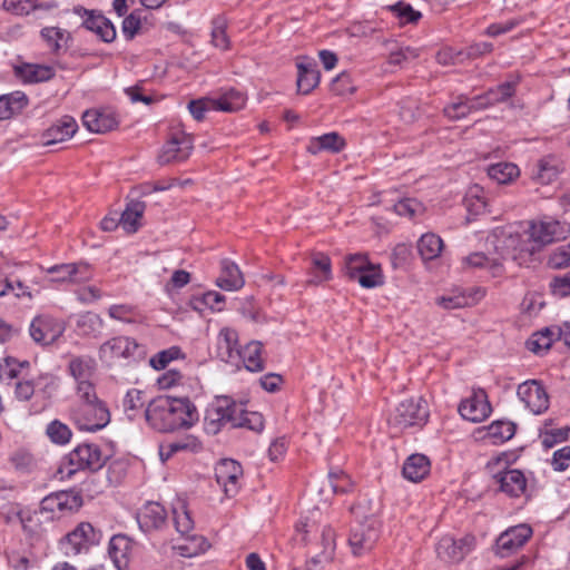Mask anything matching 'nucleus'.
Returning a JSON list of instances; mask_svg holds the SVG:
<instances>
[{"label": "nucleus", "mask_w": 570, "mask_h": 570, "mask_svg": "<svg viewBox=\"0 0 570 570\" xmlns=\"http://www.w3.org/2000/svg\"><path fill=\"white\" fill-rule=\"evenodd\" d=\"M484 295L481 288H476L473 294H455L450 296H442L438 299V304L448 309L462 308L474 304Z\"/></svg>", "instance_id": "obj_42"}, {"label": "nucleus", "mask_w": 570, "mask_h": 570, "mask_svg": "<svg viewBox=\"0 0 570 570\" xmlns=\"http://www.w3.org/2000/svg\"><path fill=\"white\" fill-rule=\"evenodd\" d=\"M52 282L83 283L91 278L89 266L83 263L55 265L48 269Z\"/></svg>", "instance_id": "obj_20"}, {"label": "nucleus", "mask_w": 570, "mask_h": 570, "mask_svg": "<svg viewBox=\"0 0 570 570\" xmlns=\"http://www.w3.org/2000/svg\"><path fill=\"white\" fill-rule=\"evenodd\" d=\"M174 523L178 533L187 535L194 529V521L184 504L173 510Z\"/></svg>", "instance_id": "obj_53"}, {"label": "nucleus", "mask_w": 570, "mask_h": 570, "mask_svg": "<svg viewBox=\"0 0 570 570\" xmlns=\"http://www.w3.org/2000/svg\"><path fill=\"white\" fill-rule=\"evenodd\" d=\"M78 403L71 410V420L79 430L96 432L110 422V413L96 393L95 385H83L77 394Z\"/></svg>", "instance_id": "obj_2"}, {"label": "nucleus", "mask_w": 570, "mask_h": 570, "mask_svg": "<svg viewBox=\"0 0 570 570\" xmlns=\"http://www.w3.org/2000/svg\"><path fill=\"white\" fill-rule=\"evenodd\" d=\"M146 205L144 202L130 200L122 212L119 223L127 233H136L139 228V219L142 217Z\"/></svg>", "instance_id": "obj_36"}, {"label": "nucleus", "mask_w": 570, "mask_h": 570, "mask_svg": "<svg viewBox=\"0 0 570 570\" xmlns=\"http://www.w3.org/2000/svg\"><path fill=\"white\" fill-rule=\"evenodd\" d=\"M104 322L99 315L87 312L78 316L76 328L79 335L97 336L101 333Z\"/></svg>", "instance_id": "obj_41"}, {"label": "nucleus", "mask_w": 570, "mask_h": 570, "mask_svg": "<svg viewBox=\"0 0 570 570\" xmlns=\"http://www.w3.org/2000/svg\"><path fill=\"white\" fill-rule=\"evenodd\" d=\"M463 204H464L466 212L471 216H478V215L484 213L485 207H487V202L483 196V193L478 186L471 188L466 193Z\"/></svg>", "instance_id": "obj_47"}, {"label": "nucleus", "mask_w": 570, "mask_h": 570, "mask_svg": "<svg viewBox=\"0 0 570 570\" xmlns=\"http://www.w3.org/2000/svg\"><path fill=\"white\" fill-rule=\"evenodd\" d=\"M459 412L464 420L481 422L491 413V405L484 390L473 391L472 395L463 400L459 405Z\"/></svg>", "instance_id": "obj_17"}, {"label": "nucleus", "mask_w": 570, "mask_h": 570, "mask_svg": "<svg viewBox=\"0 0 570 570\" xmlns=\"http://www.w3.org/2000/svg\"><path fill=\"white\" fill-rule=\"evenodd\" d=\"M193 149L194 139L191 135L184 130H175L164 145L161 153L158 156V161L161 165L185 161L189 158Z\"/></svg>", "instance_id": "obj_8"}, {"label": "nucleus", "mask_w": 570, "mask_h": 570, "mask_svg": "<svg viewBox=\"0 0 570 570\" xmlns=\"http://www.w3.org/2000/svg\"><path fill=\"white\" fill-rule=\"evenodd\" d=\"M488 175L498 184H508L519 176V168L511 163H499L489 167Z\"/></svg>", "instance_id": "obj_45"}, {"label": "nucleus", "mask_w": 570, "mask_h": 570, "mask_svg": "<svg viewBox=\"0 0 570 570\" xmlns=\"http://www.w3.org/2000/svg\"><path fill=\"white\" fill-rule=\"evenodd\" d=\"M313 266L322 273V275H316L315 278L311 279L309 283L318 284L323 281H328L332 277L331 272V259L327 255L317 253L313 256Z\"/></svg>", "instance_id": "obj_57"}, {"label": "nucleus", "mask_w": 570, "mask_h": 570, "mask_svg": "<svg viewBox=\"0 0 570 570\" xmlns=\"http://www.w3.org/2000/svg\"><path fill=\"white\" fill-rule=\"evenodd\" d=\"M144 414L147 423L161 433L189 429L198 421L197 409L187 397L158 396L148 402Z\"/></svg>", "instance_id": "obj_1"}, {"label": "nucleus", "mask_w": 570, "mask_h": 570, "mask_svg": "<svg viewBox=\"0 0 570 570\" xmlns=\"http://www.w3.org/2000/svg\"><path fill=\"white\" fill-rule=\"evenodd\" d=\"M560 223L556 220L532 223L527 239L522 240L519 256L513 254L512 259L519 261V264L527 263V258L533 256L535 252L560 238Z\"/></svg>", "instance_id": "obj_4"}, {"label": "nucleus", "mask_w": 570, "mask_h": 570, "mask_svg": "<svg viewBox=\"0 0 570 570\" xmlns=\"http://www.w3.org/2000/svg\"><path fill=\"white\" fill-rule=\"evenodd\" d=\"M83 126L96 134H105L118 126L115 115L99 110H87L82 115Z\"/></svg>", "instance_id": "obj_26"}, {"label": "nucleus", "mask_w": 570, "mask_h": 570, "mask_svg": "<svg viewBox=\"0 0 570 570\" xmlns=\"http://www.w3.org/2000/svg\"><path fill=\"white\" fill-rule=\"evenodd\" d=\"M515 428L510 421H494L488 426V436L494 444L503 443L513 438Z\"/></svg>", "instance_id": "obj_46"}, {"label": "nucleus", "mask_w": 570, "mask_h": 570, "mask_svg": "<svg viewBox=\"0 0 570 570\" xmlns=\"http://www.w3.org/2000/svg\"><path fill=\"white\" fill-rule=\"evenodd\" d=\"M551 291L554 295L561 297L570 295V272L556 276L550 283Z\"/></svg>", "instance_id": "obj_64"}, {"label": "nucleus", "mask_w": 570, "mask_h": 570, "mask_svg": "<svg viewBox=\"0 0 570 570\" xmlns=\"http://www.w3.org/2000/svg\"><path fill=\"white\" fill-rule=\"evenodd\" d=\"M493 50V45L491 42H478L472 43L463 50H458V56H462L463 61L470 59H476L485 53H489Z\"/></svg>", "instance_id": "obj_59"}, {"label": "nucleus", "mask_w": 570, "mask_h": 570, "mask_svg": "<svg viewBox=\"0 0 570 570\" xmlns=\"http://www.w3.org/2000/svg\"><path fill=\"white\" fill-rule=\"evenodd\" d=\"M78 129L76 120L70 116H63L53 122L42 135L45 145H53L71 138Z\"/></svg>", "instance_id": "obj_23"}, {"label": "nucleus", "mask_w": 570, "mask_h": 570, "mask_svg": "<svg viewBox=\"0 0 570 570\" xmlns=\"http://www.w3.org/2000/svg\"><path fill=\"white\" fill-rule=\"evenodd\" d=\"M549 264L554 268H563L570 265V244L562 245L550 255Z\"/></svg>", "instance_id": "obj_63"}, {"label": "nucleus", "mask_w": 570, "mask_h": 570, "mask_svg": "<svg viewBox=\"0 0 570 570\" xmlns=\"http://www.w3.org/2000/svg\"><path fill=\"white\" fill-rule=\"evenodd\" d=\"M183 542L173 546V549L184 558H193L200 553H204L208 548L209 543L203 535H181Z\"/></svg>", "instance_id": "obj_35"}, {"label": "nucleus", "mask_w": 570, "mask_h": 570, "mask_svg": "<svg viewBox=\"0 0 570 570\" xmlns=\"http://www.w3.org/2000/svg\"><path fill=\"white\" fill-rule=\"evenodd\" d=\"M245 96L236 89H228L219 97L213 98L215 110L225 112H235L240 110L245 106Z\"/></svg>", "instance_id": "obj_38"}, {"label": "nucleus", "mask_w": 570, "mask_h": 570, "mask_svg": "<svg viewBox=\"0 0 570 570\" xmlns=\"http://www.w3.org/2000/svg\"><path fill=\"white\" fill-rule=\"evenodd\" d=\"M167 518L165 508L158 502H148L138 513L137 520L144 531L160 528Z\"/></svg>", "instance_id": "obj_28"}, {"label": "nucleus", "mask_w": 570, "mask_h": 570, "mask_svg": "<svg viewBox=\"0 0 570 570\" xmlns=\"http://www.w3.org/2000/svg\"><path fill=\"white\" fill-rule=\"evenodd\" d=\"M140 10H135L122 21V33L127 40H132L141 27Z\"/></svg>", "instance_id": "obj_58"}, {"label": "nucleus", "mask_w": 570, "mask_h": 570, "mask_svg": "<svg viewBox=\"0 0 570 570\" xmlns=\"http://www.w3.org/2000/svg\"><path fill=\"white\" fill-rule=\"evenodd\" d=\"M217 357L226 363L235 364L239 361L240 348L238 345V334L235 330L224 327L219 331L216 342Z\"/></svg>", "instance_id": "obj_19"}, {"label": "nucleus", "mask_w": 570, "mask_h": 570, "mask_svg": "<svg viewBox=\"0 0 570 570\" xmlns=\"http://www.w3.org/2000/svg\"><path fill=\"white\" fill-rule=\"evenodd\" d=\"M0 381L14 387L18 401L27 402L35 394V382L31 375V363L7 356L0 361Z\"/></svg>", "instance_id": "obj_3"}, {"label": "nucleus", "mask_w": 570, "mask_h": 570, "mask_svg": "<svg viewBox=\"0 0 570 570\" xmlns=\"http://www.w3.org/2000/svg\"><path fill=\"white\" fill-rule=\"evenodd\" d=\"M379 539L377 522L374 519H366L355 524L348 538L350 546L355 556L370 551Z\"/></svg>", "instance_id": "obj_14"}, {"label": "nucleus", "mask_w": 570, "mask_h": 570, "mask_svg": "<svg viewBox=\"0 0 570 570\" xmlns=\"http://www.w3.org/2000/svg\"><path fill=\"white\" fill-rule=\"evenodd\" d=\"M429 419L428 403L424 399H409L402 401L392 414L391 424L406 429L411 426H423Z\"/></svg>", "instance_id": "obj_7"}, {"label": "nucleus", "mask_w": 570, "mask_h": 570, "mask_svg": "<svg viewBox=\"0 0 570 570\" xmlns=\"http://www.w3.org/2000/svg\"><path fill=\"white\" fill-rule=\"evenodd\" d=\"M372 263L368 261L366 254H351L345 258V273L350 279H355L356 276L370 267Z\"/></svg>", "instance_id": "obj_49"}, {"label": "nucleus", "mask_w": 570, "mask_h": 570, "mask_svg": "<svg viewBox=\"0 0 570 570\" xmlns=\"http://www.w3.org/2000/svg\"><path fill=\"white\" fill-rule=\"evenodd\" d=\"M557 337V333L554 327H547L543 331L534 333L528 341L527 347L529 351L539 354L548 351L554 338Z\"/></svg>", "instance_id": "obj_44"}, {"label": "nucleus", "mask_w": 570, "mask_h": 570, "mask_svg": "<svg viewBox=\"0 0 570 570\" xmlns=\"http://www.w3.org/2000/svg\"><path fill=\"white\" fill-rule=\"evenodd\" d=\"M3 7L6 10L14 14L23 16L29 14L37 8L36 0H4Z\"/></svg>", "instance_id": "obj_61"}, {"label": "nucleus", "mask_w": 570, "mask_h": 570, "mask_svg": "<svg viewBox=\"0 0 570 570\" xmlns=\"http://www.w3.org/2000/svg\"><path fill=\"white\" fill-rule=\"evenodd\" d=\"M132 541L125 534H116L109 542V556L117 570H128Z\"/></svg>", "instance_id": "obj_22"}, {"label": "nucleus", "mask_w": 570, "mask_h": 570, "mask_svg": "<svg viewBox=\"0 0 570 570\" xmlns=\"http://www.w3.org/2000/svg\"><path fill=\"white\" fill-rule=\"evenodd\" d=\"M532 535L528 524L511 527L502 532L495 542V553L501 558L509 557L519 550Z\"/></svg>", "instance_id": "obj_15"}, {"label": "nucleus", "mask_w": 570, "mask_h": 570, "mask_svg": "<svg viewBox=\"0 0 570 570\" xmlns=\"http://www.w3.org/2000/svg\"><path fill=\"white\" fill-rule=\"evenodd\" d=\"M104 464L105 459L98 445L81 444L65 456L58 472L62 474V478H71L80 470L96 472L101 469Z\"/></svg>", "instance_id": "obj_5"}, {"label": "nucleus", "mask_w": 570, "mask_h": 570, "mask_svg": "<svg viewBox=\"0 0 570 570\" xmlns=\"http://www.w3.org/2000/svg\"><path fill=\"white\" fill-rule=\"evenodd\" d=\"M147 401L146 395L142 391L131 389L125 395L122 407L129 420H135L139 413L146 409Z\"/></svg>", "instance_id": "obj_43"}, {"label": "nucleus", "mask_w": 570, "mask_h": 570, "mask_svg": "<svg viewBox=\"0 0 570 570\" xmlns=\"http://www.w3.org/2000/svg\"><path fill=\"white\" fill-rule=\"evenodd\" d=\"M98 355L108 365L118 361L130 363L144 357V348L131 337L116 336L100 345Z\"/></svg>", "instance_id": "obj_6"}, {"label": "nucleus", "mask_w": 570, "mask_h": 570, "mask_svg": "<svg viewBox=\"0 0 570 570\" xmlns=\"http://www.w3.org/2000/svg\"><path fill=\"white\" fill-rule=\"evenodd\" d=\"M500 490L507 495L519 498L527 491V478L524 473L517 469L504 470L494 475Z\"/></svg>", "instance_id": "obj_21"}, {"label": "nucleus", "mask_w": 570, "mask_h": 570, "mask_svg": "<svg viewBox=\"0 0 570 570\" xmlns=\"http://www.w3.org/2000/svg\"><path fill=\"white\" fill-rule=\"evenodd\" d=\"M27 105L28 98L20 91L0 96V121L21 112Z\"/></svg>", "instance_id": "obj_37"}, {"label": "nucleus", "mask_w": 570, "mask_h": 570, "mask_svg": "<svg viewBox=\"0 0 570 570\" xmlns=\"http://www.w3.org/2000/svg\"><path fill=\"white\" fill-rule=\"evenodd\" d=\"M118 468H120L119 463H112L109 465L107 470V482L100 480L98 475L91 474L83 482V490L90 493V495H96L104 492L107 485H115L120 482L121 473L118 472Z\"/></svg>", "instance_id": "obj_34"}, {"label": "nucleus", "mask_w": 570, "mask_h": 570, "mask_svg": "<svg viewBox=\"0 0 570 570\" xmlns=\"http://www.w3.org/2000/svg\"><path fill=\"white\" fill-rule=\"evenodd\" d=\"M297 91L303 95H308L314 88L317 87L321 79V73L316 68L313 60L297 62Z\"/></svg>", "instance_id": "obj_27"}, {"label": "nucleus", "mask_w": 570, "mask_h": 570, "mask_svg": "<svg viewBox=\"0 0 570 570\" xmlns=\"http://www.w3.org/2000/svg\"><path fill=\"white\" fill-rule=\"evenodd\" d=\"M519 400L535 415L542 414L549 407V396L542 384L537 380H529L518 386Z\"/></svg>", "instance_id": "obj_13"}, {"label": "nucleus", "mask_w": 570, "mask_h": 570, "mask_svg": "<svg viewBox=\"0 0 570 570\" xmlns=\"http://www.w3.org/2000/svg\"><path fill=\"white\" fill-rule=\"evenodd\" d=\"M226 28L227 22L224 17H216L213 20L212 41L215 47L223 50L227 49L229 45Z\"/></svg>", "instance_id": "obj_54"}, {"label": "nucleus", "mask_w": 570, "mask_h": 570, "mask_svg": "<svg viewBox=\"0 0 570 570\" xmlns=\"http://www.w3.org/2000/svg\"><path fill=\"white\" fill-rule=\"evenodd\" d=\"M443 240L435 234L428 233L417 242V250L423 261H432L441 254Z\"/></svg>", "instance_id": "obj_39"}, {"label": "nucleus", "mask_w": 570, "mask_h": 570, "mask_svg": "<svg viewBox=\"0 0 570 570\" xmlns=\"http://www.w3.org/2000/svg\"><path fill=\"white\" fill-rule=\"evenodd\" d=\"M345 146V140L337 132H328L314 137L307 145V151L317 155L321 151L338 153Z\"/></svg>", "instance_id": "obj_33"}, {"label": "nucleus", "mask_w": 570, "mask_h": 570, "mask_svg": "<svg viewBox=\"0 0 570 570\" xmlns=\"http://www.w3.org/2000/svg\"><path fill=\"white\" fill-rule=\"evenodd\" d=\"M59 511H77L82 505V498L79 493L72 491L58 492Z\"/></svg>", "instance_id": "obj_56"}, {"label": "nucleus", "mask_w": 570, "mask_h": 570, "mask_svg": "<svg viewBox=\"0 0 570 570\" xmlns=\"http://www.w3.org/2000/svg\"><path fill=\"white\" fill-rule=\"evenodd\" d=\"M474 543L475 538L471 534H466L459 540L445 535L441 538L436 546L438 558L444 563H459L473 549Z\"/></svg>", "instance_id": "obj_11"}, {"label": "nucleus", "mask_w": 570, "mask_h": 570, "mask_svg": "<svg viewBox=\"0 0 570 570\" xmlns=\"http://www.w3.org/2000/svg\"><path fill=\"white\" fill-rule=\"evenodd\" d=\"M41 37L51 52L59 53L62 48L61 42L67 40L68 33L58 27H46L41 30Z\"/></svg>", "instance_id": "obj_50"}, {"label": "nucleus", "mask_w": 570, "mask_h": 570, "mask_svg": "<svg viewBox=\"0 0 570 570\" xmlns=\"http://www.w3.org/2000/svg\"><path fill=\"white\" fill-rule=\"evenodd\" d=\"M215 475L227 497H234L238 492L243 469L237 461L232 459L222 460L215 469Z\"/></svg>", "instance_id": "obj_18"}, {"label": "nucleus", "mask_w": 570, "mask_h": 570, "mask_svg": "<svg viewBox=\"0 0 570 570\" xmlns=\"http://www.w3.org/2000/svg\"><path fill=\"white\" fill-rule=\"evenodd\" d=\"M98 542V535L94 527L88 522H81L75 530L61 540V549L66 556H77Z\"/></svg>", "instance_id": "obj_12"}, {"label": "nucleus", "mask_w": 570, "mask_h": 570, "mask_svg": "<svg viewBox=\"0 0 570 570\" xmlns=\"http://www.w3.org/2000/svg\"><path fill=\"white\" fill-rule=\"evenodd\" d=\"M69 373L77 382V394L83 385H94L90 381L95 373L96 362L90 356H75L70 360Z\"/></svg>", "instance_id": "obj_25"}, {"label": "nucleus", "mask_w": 570, "mask_h": 570, "mask_svg": "<svg viewBox=\"0 0 570 570\" xmlns=\"http://www.w3.org/2000/svg\"><path fill=\"white\" fill-rule=\"evenodd\" d=\"M331 90L338 96L354 92L355 88L352 85L351 76L347 72L340 73L332 80Z\"/></svg>", "instance_id": "obj_62"}, {"label": "nucleus", "mask_w": 570, "mask_h": 570, "mask_svg": "<svg viewBox=\"0 0 570 570\" xmlns=\"http://www.w3.org/2000/svg\"><path fill=\"white\" fill-rule=\"evenodd\" d=\"M184 354L178 346H171L155 354L149 363L155 370H164L171 361L183 358Z\"/></svg>", "instance_id": "obj_52"}, {"label": "nucleus", "mask_w": 570, "mask_h": 570, "mask_svg": "<svg viewBox=\"0 0 570 570\" xmlns=\"http://www.w3.org/2000/svg\"><path fill=\"white\" fill-rule=\"evenodd\" d=\"M29 332L36 343L49 345L62 335L63 327L56 318L40 315L32 320Z\"/></svg>", "instance_id": "obj_16"}, {"label": "nucleus", "mask_w": 570, "mask_h": 570, "mask_svg": "<svg viewBox=\"0 0 570 570\" xmlns=\"http://www.w3.org/2000/svg\"><path fill=\"white\" fill-rule=\"evenodd\" d=\"M73 13L82 19L81 27L94 32L101 41L110 43L116 39L117 32L114 23L100 12L76 6Z\"/></svg>", "instance_id": "obj_9"}, {"label": "nucleus", "mask_w": 570, "mask_h": 570, "mask_svg": "<svg viewBox=\"0 0 570 570\" xmlns=\"http://www.w3.org/2000/svg\"><path fill=\"white\" fill-rule=\"evenodd\" d=\"M49 439L57 444H66L71 438V431L68 425L55 420L47 426Z\"/></svg>", "instance_id": "obj_55"}, {"label": "nucleus", "mask_w": 570, "mask_h": 570, "mask_svg": "<svg viewBox=\"0 0 570 570\" xmlns=\"http://www.w3.org/2000/svg\"><path fill=\"white\" fill-rule=\"evenodd\" d=\"M354 281L364 288H374L384 284V277L380 265H370L364 272H361Z\"/></svg>", "instance_id": "obj_48"}, {"label": "nucleus", "mask_w": 570, "mask_h": 570, "mask_svg": "<svg viewBox=\"0 0 570 570\" xmlns=\"http://www.w3.org/2000/svg\"><path fill=\"white\" fill-rule=\"evenodd\" d=\"M220 276L217 278V286L225 291H238L244 284V277L239 267L232 261L225 258L220 262Z\"/></svg>", "instance_id": "obj_31"}, {"label": "nucleus", "mask_w": 570, "mask_h": 570, "mask_svg": "<svg viewBox=\"0 0 570 570\" xmlns=\"http://www.w3.org/2000/svg\"><path fill=\"white\" fill-rule=\"evenodd\" d=\"M188 109L193 117L200 121L205 117L206 111L215 110V106L213 104V98H200L198 100H191L188 104Z\"/></svg>", "instance_id": "obj_60"}, {"label": "nucleus", "mask_w": 570, "mask_h": 570, "mask_svg": "<svg viewBox=\"0 0 570 570\" xmlns=\"http://www.w3.org/2000/svg\"><path fill=\"white\" fill-rule=\"evenodd\" d=\"M431 463L426 455L411 454L404 462L402 473L405 479L412 482L423 480L430 472Z\"/></svg>", "instance_id": "obj_32"}, {"label": "nucleus", "mask_w": 570, "mask_h": 570, "mask_svg": "<svg viewBox=\"0 0 570 570\" xmlns=\"http://www.w3.org/2000/svg\"><path fill=\"white\" fill-rule=\"evenodd\" d=\"M261 342H250L240 350L239 360L243 361L245 367L250 372H261L264 370V363L261 357Z\"/></svg>", "instance_id": "obj_40"}, {"label": "nucleus", "mask_w": 570, "mask_h": 570, "mask_svg": "<svg viewBox=\"0 0 570 570\" xmlns=\"http://www.w3.org/2000/svg\"><path fill=\"white\" fill-rule=\"evenodd\" d=\"M202 450L200 441L191 435H185L173 442L161 443L159 445V456L163 462L169 460L174 454L180 451L197 453Z\"/></svg>", "instance_id": "obj_30"}, {"label": "nucleus", "mask_w": 570, "mask_h": 570, "mask_svg": "<svg viewBox=\"0 0 570 570\" xmlns=\"http://www.w3.org/2000/svg\"><path fill=\"white\" fill-rule=\"evenodd\" d=\"M322 552L313 559L315 563L331 561L333 559L335 550V532L328 525H325L322 530Z\"/></svg>", "instance_id": "obj_51"}, {"label": "nucleus", "mask_w": 570, "mask_h": 570, "mask_svg": "<svg viewBox=\"0 0 570 570\" xmlns=\"http://www.w3.org/2000/svg\"><path fill=\"white\" fill-rule=\"evenodd\" d=\"M509 252H500L493 256H488L483 253H473L464 258V262L471 267H479L488 269L493 276L501 275L503 271V262L509 257L512 258Z\"/></svg>", "instance_id": "obj_24"}, {"label": "nucleus", "mask_w": 570, "mask_h": 570, "mask_svg": "<svg viewBox=\"0 0 570 570\" xmlns=\"http://www.w3.org/2000/svg\"><path fill=\"white\" fill-rule=\"evenodd\" d=\"M14 73L23 82L37 83L50 80L55 76V69L48 65L21 63L14 67Z\"/></svg>", "instance_id": "obj_29"}, {"label": "nucleus", "mask_w": 570, "mask_h": 570, "mask_svg": "<svg viewBox=\"0 0 570 570\" xmlns=\"http://www.w3.org/2000/svg\"><path fill=\"white\" fill-rule=\"evenodd\" d=\"M244 407L243 404L236 403L228 396H219L216 399L215 404L207 412V419L210 420V424L229 423L233 428H240L243 424H247L243 420Z\"/></svg>", "instance_id": "obj_10"}]
</instances>
